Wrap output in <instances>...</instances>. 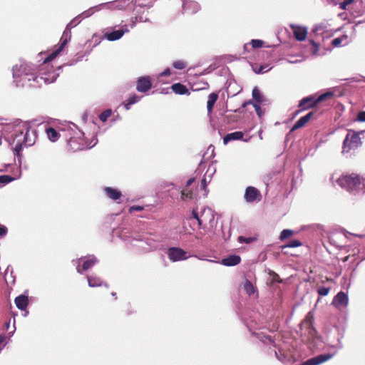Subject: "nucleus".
I'll return each instance as SVG.
<instances>
[{"label":"nucleus","instance_id":"864d4df0","mask_svg":"<svg viewBox=\"0 0 365 365\" xmlns=\"http://www.w3.org/2000/svg\"><path fill=\"white\" fill-rule=\"evenodd\" d=\"M170 74V71L169 68H166L162 73L161 76H169Z\"/></svg>","mask_w":365,"mask_h":365},{"label":"nucleus","instance_id":"a878e982","mask_svg":"<svg viewBox=\"0 0 365 365\" xmlns=\"http://www.w3.org/2000/svg\"><path fill=\"white\" fill-rule=\"evenodd\" d=\"M140 99V97L138 96L136 94H133L130 96L123 103L126 110H129L130 106L138 102Z\"/></svg>","mask_w":365,"mask_h":365},{"label":"nucleus","instance_id":"4d7b16f0","mask_svg":"<svg viewBox=\"0 0 365 365\" xmlns=\"http://www.w3.org/2000/svg\"><path fill=\"white\" fill-rule=\"evenodd\" d=\"M76 19L72 20L70 24L68 25V26H71L75 24Z\"/></svg>","mask_w":365,"mask_h":365},{"label":"nucleus","instance_id":"4c0bfd02","mask_svg":"<svg viewBox=\"0 0 365 365\" xmlns=\"http://www.w3.org/2000/svg\"><path fill=\"white\" fill-rule=\"evenodd\" d=\"M330 291V288L321 287L318 289L317 292L320 296H327Z\"/></svg>","mask_w":365,"mask_h":365},{"label":"nucleus","instance_id":"8fccbe9b","mask_svg":"<svg viewBox=\"0 0 365 365\" xmlns=\"http://www.w3.org/2000/svg\"><path fill=\"white\" fill-rule=\"evenodd\" d=\"M272 279H273V281H276L279 283H281L282 282V279H280L279 276L276 273H274Z\"/></svg>","mask_w":365,"mask_h":365},{"label":"nucleus","instance_id":"7c9ffc66","mask_svg":"<svg viewBox=\"0 0 365 365\" xmlns=\"http://www.w3.org/2000/svg\"><path fill=\"white\" fill-rule=\"evenodd\" d=\"M138 6H150L155 0H133Z\"/></svg>","mask_w":365,"mask_h":365},{"label":"nucleus","instance_id":"bf43d9fd","mask_svg":"<svg viewBox=\"0 0 365 365\" xmlns=\"http://www.w3.org/2000/svg\"><path fill=\"white\" fill-rule=\"evenodd\" d=\"M6 329H8V328H9V322H7V323H6Z\"/></svg>","mask_w":365,"mask_h":365},{"label":"nucleus","instance_id":"7ed1b4c3","mask_svg":"<svg viewBox=\"0 0 365 365\" xmlns=\"http://www.w3.org/2000/svg\"><path fill=\"white\" fill-rule=\"evenodd\" d=\"M365 133V130L356 131L349 129L348 133L342 143L343 154H354L355 151L361 147L363 142L361 135Z\"/></svg>","mask_w":365,"mask_h":365},{"label":"nucleus","instance_id":"b1692460","mask_svg":"<svg viewBox=\"0 0 365 365\" xmlns=\"http://www.w3.org/2000/svg\"><path fill=\"white\" fill-rule=\"evenodd\" d=\"M48 139L53 142H56L60 137L58 131L52 127H49L46 130Z\"/></svg>","mask_w":365,"mask_h":365},{"label":"nucleus","instance_id":"4468645a","mask_svg":"<svg viewBox=\"0 0 365 365\" xmlns=\"http://www.w3.org/2000/svg\"><path fill=\"white\" fill-rule=\"evenodd\" d=\"M314 112L311 111L308 113L307 115L301 117L293 125L291 129V131H294L299 128L304 127L307 123L312 118Z\"/></svg>","mask_w":365,"mask_h":365},{"label":"nucleus","instance_id":"6e6d98bb","mask_svg":"<svg viewBox=\"0 0 365 365\" xmlns=\"http://www.w3.org/2000/svg\"><path fill=\"white\" fill-rule=\"evenodd\" d=\"M266 339L269 340V342L273 343L274 341L272 340V337L270 336H266Z\"/></svg>","mask_w":365,"mask_h":365},{"label":"nucleus","instance_id":"20e7f679","mask_svg":"<svg viewBox=\"0 0 365 365\" xmlns=\"http://www.w3.org/2000/svg\"><path fill=\"white\" fill-rule=\"evenodd\" d=\"M334 96V93L331 91L326 92L317 98H315L314 96H309L303 98L299 103L298 108L299 109L295 112V115H298L302 111L309 110L316 107L319 103L327 100L330 99Z\"/></svg>","mask_w":365,"mask_h":365},{"label":"nucleus","instance_id":"393cba45","mask_svg":"<svg viewBox=\"0 0 365 365\" xmlns=\"http://www.w3.org/2000/svg\"><path fill=\"white\" fill-rule=\"evenodd\" d=\"M88 285L91 287H100L102 284V280L100 277L96 276H87Z\"/></svg>","mask_w":365,"mask_h":365},{"label":"nucleus","instance_id":"c03bdc74","mask_svg":"<svg viewBox=\"0 0 365 365\" xmlns=\"http://www.w3.org/2000/svg\"><path fill=\"white\" fill-rule=\"evenodd\" d=\"M253 107L255 108L257 114L260 117L262 114V109H261V107L259 106V105L257 104V103H254Z\"/></svg>","mask_w":365,"mask_h":365},{"label":"nucleus","instance_id":"f03ea898","mask_svg":"<svg viewBox=\"0 0 365 365\" xmlns=\"http://www.w3.org/2000/svg\"><path fill=\"white\" fill-rule=\"evenodd\" d=\"M37 138V133L34 129L23 125L18 128L12 136L11 145L13 146L14 155H21V151L24 147H30L35 144Z\"/></svg>","mask_w":365,"mask_h":365},{"label":"nucleus","instance_id":"bb28decb","mask_svg":"<svg viewBox=\"0 0 365 365\" xmlns=\"http://www.w3.org/2000/svg\"><path fill=\"white\" fill-rule=\"evenodd\" d=\"M294 235V232L293 230L285 229L281 232L279 239L280 241H283L286 239L291 237Z\"/></svg>","mask_w":365,"mask_h":365},{"label":"nucleus","instance_id":"a211bd4d","mask_svg":"<svg viewBox=\"0 0 365 365\" xmlns=\"http://www.w3.org/2000/svg\"><path fill=\"white\" fill-rule=\"evenodd\" d=\"M105 194L111 200L117 201L122 196V193L118 189L113 188L111 187H106L104 188Z\"/></svg>","mask_w":365,"mask_h":365},{"label":"nucleus","instance_id":"aec40b11","mask_svg":"<svg viewBox=\"0 0 365 365\" xmlns=\"http://www.w3.org/2000/svg\"><path fill=\"white\" fill-rule=\"evenodd\" d=\"M244 134L241 131H236L227 134L223 138L224 144H227L231 140H241L243 138Z\"/></svg>","mask_w":365,"mask_h":365},{"label":"nucleus","instance_id":"052dcab7","mask_svg":"<svg viewBox=\"0 0 365 365\" xmlns=\"http://www.w3.org/2000/svg\"><path fill=\"white\" fill-rule=\"evenodd\" d=\"M247 46H248V44H245L244 46L245 49H247Z\"/></svg>","mask_w":365,"mask_h":365},{"label":"nucleus","instance_id":"ddd939ff","mask_svg":"<svg viewBox=\"0 0 365 365\" xmlns=\"http://www.w3.org/2000/svg\"><path fill=\"white\" fill-rule=\"evenodd\" d=\"M314 315L312 312H309L305 319L301 322V329L305 328L309 330L311 335H313L315 332V329L313 327Z\"/></svg>","mask_w":365,"mask_h":365},{"label":"nucleus","instance_id":"09e8293b","mask_svg":"<svg viewBox=\"0 0 365 365\" xmlns=\"http://www.w3.org/2000/svg\"><path fill=\"white\" fill-rule=\"evenodd\" d=\"M267 71H268V69L267 68V66H260L259 68H258V70L255 71V72L257 73H262Z\"/></svg>","mask_w":365,"mask_h":365},{"label":"nucleus","instance_id":"6e6552de","mask_svg":"<svg viewBox=\"0 0 365 365\" xmlns=\"http://www.w3.org/2000/svg\"><path fill=\"white\" fill-rule=\"evenodd\" d=\"M187 252L181 248L170 247L168 249V255L170 260L173 262L185 259Z\"/></svg>","mask_w":365,"mask_h":365},{"label":"nucleus","instance_id":"f704fd0d","mask_svg":"<svg viewBox=\"0 0 365 365\" xmlns=\"http://www.w3.org/2000/svg\"><path fill=\"white\" fill-rule=\"evenodd\" d=\"M186 63L184 62L183 61H175L173 63V66L176 68V69H179V70H182V69H184L185 67H186Z\"/></svg>","mask_w":365,"mask_h":365},{"label":"nucleus","instance_id":"72a5a7b5","mask_svg":"<svg viewBox=\"0 0 365 365\" xmlns=\"http://www.w3.org/2000/svg\"><path fill=\"white\" fill-rule=\"evenodd\" d=\"M237 240L240 243L250 244L256 240L255 237H245L244 236H239Z\"/></svg>","mask_w":365,"mask_h":365},{"label":"nucleus","instance_id":"5fc2aeb1","mask_svg":"<svg viewBox=\"0 0 365 365\" xmlns=\"http://www.w3.org/2000/svg\"><path fill=\"white\" fill-rule=\"evenodd\" d=\"M250 104H252L253 105L254 103L251 100H250L248 101H246V102L243 103L242 108H245L247 105H250Z\"/></svg>","mask_w":365,"mask_h":365},{"label":"nucleus","instance_id":"49530a36","mask_svg":"<svg viewBox=\"0 0 365 365\" xmlns=\"http://www.w3.org/2000/svg\"><path fill=\"white\" fill-rule=\"evenodd\" d=\"M209 85L207 82H203L202 83V87H195L194 88V86H192V88L193 91H199V90H201V89H205L206 88H208Z\"/></svg>","mask_w":365,"mask_h":365},{"label":"nucleus","instance_id":"13d9d810","mask_svg":"<svg viewBox=\"0 0 365 365\" xmlns=\"http://www.w3.org/2000/svg\"><path fill=\"white\" fill-rule=\"evenodd\" d=\"M21 68H22V71L24 72V71L26 70V67L21 66Z\"/></svg>","mask_w":365,"mask_h":365},{"label":"nucleus","instance_id":"f8f14e48","mask_svg":"<svg viewBox=\"0 0 365 365\" xmlns=\"http://www.w3.org/2000/svg\"><path fill=\"white\" fill-rule=\"evenodd\" d=\"M129 30L125 26V28H122L118 30L113 31L111 32H106L104 36L110 41H113L120 39L124 34L128 32Z\"/></svg>","mask_w":365,"mask_h":365},{"label":"nucleus","instance_id":"f3484780","mask_svg":"<svg viewBox=\"0 0 365 365\" xmlns=\"http://www.w3.org/2000/svg\"><path fill=\"white\" fill-rule=\"evenodd\" d=\"M241 262V257L239 255H230L222 259V264L227 267L235 266L240 264Z\"/></svg>","mask_w":365,"mask_h":365},{"label":"nucleus","instance_id":"e433bc0d","mask_svg":"<svg viewBox=\"0 0 365 365\" xmlns=\"http://www.w3.org/2000/svg\"><path fill=\"white\" fill-rule=\"evenodd\" d=\"M13 180L14 178L11 177L10 175H5L0 176V183L7 184Z\"/></svg>","mask_w":365,"mask_h":365},{"label":"nucleus","instance_id":"79ce46f5","mask_svg":"<svg viewBox=\"0 0 365 365\" xmlns=\"http://www.w3.org/2000/svg\"><path fill=\"white\" fill-rule=\"evenodd\" d=\"M356 120L360 122H365V111L359 112Z\"/></svg>","mask_w":365,"mask_h":365},{"label":"nucleus","instance_id":"c85d7f7f","mask_svg":"<svg viewBox=\"0 0 365 365\" xmlns=\"http://www.w3.org/2000/svg\"><path fill=\"white\" fill-rule=\"evenodd\" d=\"M205 212V209H204V210L202 211L201 215H199L197 212L196 210H193L192 211V217L197 220V223H198L199 227H200L202 224L203 216H204Z\"/></svg>","mask_w":365,"mask_h":365},{"label":"nucleus","instance_id":"c9c22d12","mask_svg":"<svg viewBox=\"0 0 365 365\" xmlns=\"http://www.w3.org/2000/svg\"><path fill=\"white\" fill-rule=\"evenodd\" d=\"M263 41L259 39H252L250 44L253 48H261L263 46Z\"/></svg>","mask_w":365,"mask_h":365},{"label":"nucleus","instance_id":"4be33fe9","mask_svg":"<svg viewBox=\"0 0 365 365\" xmlns=\"http://www.w3.org/2000/svg\"><path fill=\"white\" fill-rule=\"evenodd\" d=\"M218 99V94L217 93H212L208 96V100L207 102V109L208 113H211L212 112V109L215 103Z\"/></svg>","mask_w":365,"mask_h":365},{"label":"nucleus","instance_id":"37998d69","mask_svg":"<svg viewBox=\"0 0 365 365\" xmlns=\"http://www.w3.org/2000/svg\"><path fill=\"white\" fill-rule=\"evenodd\" d=\"M6 336L4 335H0V351L6 345Z\"/></svg>","mask_w":365,"mask_h":365},{"label":"nucleus","instance_id":"9d476101","mask_svg":"<svg viewBox=\"0 0 365 365\" xmlns=\"http://www.w3.org/2000/svg\"><path fill=\"white\" fill-rule=\"evenodd\" d=\"M332 357L333 354H319L307 360L302 365H320L322 363L331 359Z\"/></svg>","mask_w":365,"mask_h":365},{"label":"nucleus","instance_id":"412c9836","mask_svg":"<svg viewBox=\"0 0 365 365\" xmlns=\"http://www.w3.org/2000/svg\"><path fill=\"white\" fill-rule=\"evenodd\" d=\"M15 304L21 310H25L29 304V299L26 296L20 295L16 297Z\"/></svg>","mask_w":365,"mask_h":365},{"label":"nucleus","instance_id":"dca6fc26","mask_svg":"<svg viewBox=\"0 0 365 365\" xmlns=\"http://www.w3.org/2000/svg\"><path fill=\"white\" fill-rule=\"evenodd\" d=\"M97 259L94 256L89 257L88 259H86L83 264L82 267L81 268L79 265L77 266L76 270L78 273L82 274L83 271H86L88 269L91 268L95 265V264L97 262Z\"/></svg>","mask_w":365,"mask_h":365},{"label":"nucleus","instance_id":"6ab92c4d","mask_svg":"<svg viewBox=\"0 0 365 365\" xmlns=\"http://www.w3.org/2000/svg\"><path fill=\"white\" fill-rule=\"evenodd\" d=\"M171 89L172 91L175 93V94H179V95H190V93L189 91V90L187 88V87L180 83H174L171 86Z\"/></svg>","mask_w":365,"mask_h":365},{"label":"nucleus","instance_id":"a19ab883","mask_svg":"<svg viewBox=\"0 0 365 365\" xmlns=\"http://www.w3.org/2000/svg\"><path fill=\"white\" fill-rule=\"evenodd\" d=\"M341 42H342V38L337 37L332 40L331 44L334 47H337L341 45Z\"/></svg>","mask_w":365,"mask_h":365},{"label":"nucleus","instance_id":"5701e85b","mask_svg":"<svg viewBox=\"0 0 365 365\" xmlns=\"http://www.w3.org/2000/svg\"><path fill=\"white\" fill-rule=\"evenodd\" d=\"M252 98L257 104L262 103L264 101V96L261 93L260 91L257 87H255L252 90Z\"/></svg>","mask_w":365,"mask_h":365},{"label":"nucleus","instance_id":"9b49d317","mask_svg":"<svg viewBox=\"0 0 365 365\" xmlns=\"http://www.w3.org/2000/svg\"><path fill=\"white\" fill-rule=\"evenodd\" d=\"M348 297L344 292H339L333 299L332 304L340 309L348 305Z\"/></svg>","mask_w":365,"mask_h":365},{"label":"nucleus","instance_id":"423d86ee","mask_svg":"<svg viewBox=\"0 0 365 365\" xmlns=\"http://www.w3.org/2000/svg\"><path fill=\"white\" fill-rule=\"evenodd\" d=\"M97 140L93 139L91 142L88 143L83 135L78 137H71L68 143L69 150L73 152L88 149L94 146Z\"/></svg>","mask_w":365,"mask_h":365},{"label":"nucleus","instance_id":"3c124183","mask_svg":"<svg viewBox=\"0 0 365 365\" xmlns=\"http://www.w3.org/2000/svg\"><path fill=\"white\" fill-rule=\"evenodd\" d=\"M200 186H201V188H202V189H205V188H206V186H207V181H206V179H205V178H203V179L201 180Z\"/></svg>","mask_w":365,"mask_h":365},{"label":"nucleus","instance_id":"de8ad7c7","mask_svg":"<svg viewBox=\"0 0 365 365\" xmlns=\"http://www.w3.org/2000/svg\"><path fill=\"white\" fill-rule=\"evenodd\" d=\"M7 232V228L4 226H0V237L4 236Z\"/></svg>","mask_w":365,"mask_h":365},{"label":"nucleus","instance_id":"603ef678","mask_svg":"<svg viewBox=\"0 0 365 365\" xmlns=\"http://www.w3.org/2000/svg\"><path fill=\"white\" fill-rule=\"evenodd\" d=\"M194 181H195L194 178L189 179L186 183V188L188 187L190 185H191Z\"/></svg>","mask_w":365,"mask_h":365},{"label":"nucleus","instance_id":"473e14b6","mask_svg":"<svg viewBox=\"0 0 365 365\" xmlns=\"http://www.w3.org/2000/svg\"><path fill=\"white\" fill-rule=\"evenodd\" d=\"M111 113H112L111 110H110V109L106 110L100 114L99 119L102 122H106L107 120V119L111 115Z\"/></svg>","mask_w":365,"mask_h":365},{"label":"nucleus","instance_id":"a18cd8bd","mask_svg":"<svg viewBox=\"0 0 365 365\" xmlns=\"http://www.w3.org/2000/svg\"><path fill=\"white\" fill-rule=\"evenodd\" d=\"M143 207L139 205H134L130 207L129 212H132L133 211H141L143 210Z\"/></svg>","mask_w":365,"mask_h":365},{"label":"nucleus","instance_id":"1a4fd4ad","mask_svg":"<svg viewBox=\"0 0 365 365\" xmlns=\"http://www.w3.org/2000/svg\"><path fill=\"white\" fill-rule=\"evenodd\" d=\"M152 87V83L149 76L140 77L136 83V90L141 93L148 91Z\"/></svg>","mask_w":365,"mask_h":365},{"label":"nucleus","instance_id":"0eeeda50","mask_svg":"<svg viewBox=\"0 0 365 365\" xmlns=\"http://www.w3.org/2000/svg\"><path fill=\"white\" fill-rule=\"evenodd\" d=\"M244 197L246 202L252 203L255 201H260L262 195L258 189L255 187L249 186L245 190Z\"/></svg>","mask_w":365,"mask_h":365},{"label":"nucleus","instance_id":"39448f33","mask_svg":"<svg viewBox=\"0 0 365 365\" xmlns=\"http://www.w3.org/2000/svg\"><path fill=\"white\" fill-rule=\"evenodd\" d=\"M337 184L348 190H353L358 188L361 184L359 175L356 173L342 175L336 180Z\"/></svg>","mask_w":365,"mask_h":365},{"label":"nucleus","instance_id":"ea45409f","mask_svg":"<svg viewBox=\"0 0 365 365\" xmlns=\"http://www.w3.org/2000/svg\"><path fill=\"white\" fill-rule=\"evenodd\" d=\"M310 43L312 46V53L314 55L317 54V52L319 51V46L318 43H317L314 40H310Z\"/></svg>","mask_w":365,"mask_h":365},{"label":"nucleus","instance_id":"2eb2a0df","mask_svg":"<svg viewBox=\"0 0 365 365\" xmlns=\"http://www.w3.org/2000/svg\"><path fill=\"white\" fill-rule=\"evenodd\" d=\"M294 38L300 41L306 39L307 30L306 28L299 26H292Z\"/></svg>","mask_w":365,"mask_h":365},{"label":"nucleus","instance_id":"2f4dec72","mask_svg":"<svg viewBox=\"0 0 365 365\" xmlns=\"http://www.w3.org/2000/svg\"><path fill=\"white\" fill-rule=\"evenodd\" d=\"M192 195H193V193H192V190H190L187 188H185L181 192V198L182 200L192 199Z\"/></svg>","mask_w":365,"mask_h":365},{"label":"nucleus","instance_id":"cd10ccee","mask_svg":"<svg viewBox=\"0 0 365 365\" xmlns=\"http://www.w3.org/2000/svg\"><path fill=\"white\" fill-rule=\"evenodd\" d=\"M244 289L248 295H252L255 292V287H254L252 283L249 280L245 281V282L244 284Z\"/></svg>","mask_w":365,"mask_h":365},{"label":"nucleus","instance_id":"58836bf2","mask_svg":"<svg viewBox=\"0 0 365 365\" xmlns=\"http://www.w3.org/2000/svg\"><path fill=\"white\" fill-rule=\"evenodd\" d=\"M354 1V0H344L342 2L340 3L339 8L343 10H345L346 9L347 6L353 3Z\"/></svg>","mask_w":365,"mask_h":365},{"label":"nucleus","instance_id":"f257e3e1","mask_svg":"<svg viewBox=\"0 0 365 365\" xmlns=\"http://www.w3.org/2000/svg\"><path fill=\"white\" fill-rule=\"evenodd\" d=\"M69 38L68 34L64 31L60 40V45L56 46L54 51L48 56L40 66L38 75L34 76L32 78L34 81L41 85L42 82L45 84H49L56 81L58 73L53 70V66L51 65L50 62L63 50Z\"/></svg>","mask_w":365,"mask_h":365},{"label":"nucleus","instance_id":"c756f323","mask_svg":"<svg viewBox=\"0 0 365 365\" xmlns=\"http://www.w3.org/2000/svg\"><path fill=\"white\" fill-rule=\"evenodd\" d=\"M302 243L300 240H294L284 245H282L281 248H282V250H283V249L288 248V247H289V248L297 247L302 246Z\"/></svg>","mask_w":365,"mask_h":365}]
</instances>
